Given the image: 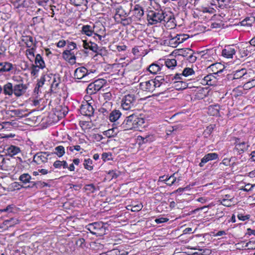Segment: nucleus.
<instances>
[{
    "label": "nucleus",
    "mask_w": 255,
    "mask_h": 255,
    "mask_svg": "<svg viewBox=\"0 0 255 255\" xmlns=\"http://www.w3.org/2000/svg\"><path fill=\"white\" fill-rule=\"evenodd\" d=\"M3 93L5 95L11 96L13 93V87L11 83H7L3 88Z\"/></svg>",
    "instance_id": "obj_20"
},
{
    "label": "nucleus",
    "mask_w": 255,
    "mask_h": 255,
    "mask_svg": "<svg viewBox=\"0 0 255 255\" xmlns=\"http://www.w3.org/2000/svg\"><path fill=\"white\" fill-rule=\"evenodd\" d=\"M112 154L110 153L104 152L102 155V159L104 161L110 160L111 159Z\"/></svg>",
    "instance_id": "obj_46"
},
{
    "label": "nucleus",
    "mask_w": 255,
    "mask_h": 255,
    "mask_svg": "<svg viewBox=\"0 0 255 255\" xmlns=\"http://www.w3.org/2000/svg\"><path fill=\"white\" fill-rule=\"evenodd\" d=\"M39 71V67L35 66V65H32L31 66V74L32 76H35L37 75Z\"/></svg>",
    "instance_id": "obj_44"
},
{
    "label": "nucleus",
    "mask_w": 255,
    "mask_h": 255,
    "mask_svg": "<svg viewBox=\"0 0 255 255\" xmlns=\"http://www.w3.org/2000/svg\"><path fill=\"white\" fill-rule=\"evenodd\" d=\"M214 11V9L213 8H205L203 10V12H208L209 13L212 14L213 13V12Z\"/></svg>",
    "instance_id": "obj_64"
},
{
    "label": "nucleus",
    "mask_w": 255,
    "mask_h": 255,
    "mask_svg": "<svg viewBox=\"0 0 255 255\" xmlns=\"http://www.w3.org/2000/svg\"><path fill=\"white\" fill-rule=\"evenodd\" d=\"M71 3L75 5H86L88 3L87 0H69Z\"/></svg>",
    "instance_id": "obj_37"
},
{
    "label": "nucleus",
    "mask_w": 255,
    "mask_h": 255,
    "mask_svg": "<svg viewBox=\"0 0 255 255\" xmlns=\"http://www.w3.org/2000/svg\"><path fill=\"white\" fill-rule=\"evenodd\" d=\"M135 98L133 94L125 95L121 101V107L124 110H129L134 108Z\"/></svg>",
    "instance_id": "obj_5"
},
{
    "label": "nucleus",
    "mask_w": 255,
    "mask_h": 255,
    "mask_svg": "<svg viewBox=\"0 0 255 255\" xmlns=\"http://www.w3.org/2000/svg\"><path fill=\"white\" fill-rule=\"evenodd\" d=\"M62 161L56 160L53 163V166L55 168H60L62 167Z\"/></svg>",
    "instance_id": "obj_53"
},
{
    "label": "nucleus",
    "mask_w": 255,
    "mask_h": 255,
    "mask_svg": "<svg viewBox=\"0 0 255 255\" xmlns=\"http://www.w3.org/2000/svg\"><path fill=\"white\" fill-rule=\"evenodd\" d=\"M118 131L116 128H112L105 131L103 133L108 137H111L116 136Z\"/></svg>",
    "instance_id": "obj_27"
},
{
    "label": "nucleus",
    "mask_w": 255,
    "mask_h": 255,
    "mask_svg": "<svg viewBox=\"0 0 255 255\" xmlns=\"http://www.w3.org/2000/svg\"><path fill=\"white\" fill-rule=\"evenodd\" d=\"M60 78L56 75L53 76V81L51 83V88L55 90L60 83Z\"/></svg>",
    "instance_id": "obj_35"
},
{
    "label": "nucleus",
    "mask_w": 255,
    "mask_h": 255,
    "mask_svg": "<svg viewBox=\"0 0 255 255\" xmlns=\"http://www.w3.org/2000/svg\"><path fill=\"white\" fill-rule=\"evenodd\" d=\"M174 20V17H147L148 25L157 24L161 22L164 24L166 22L167 24L170 21L173 22Z\"/></svg>",
    "instance_id": "obj_7"
},
{
    "label": "nucleus",
    "mask_w": 255,
    "mask_h": 255,
    "mask_svg": "<svg viewBox=\"0 0 255 255\" xmlns=\"http://www.w3.org/2000/svg\"><path fill=\"white\" fill-rule=\"evenodd\" d=\"M31 176L27 173H24L19 176V180L22 183L26 184L30 182Z\"/></svg>",
    "instance_id": "obj_30"
},
{
    "label": "nucleus",
    "mask_w": 255,
    "mask_h": 255,
    "mask_svg": "<svg viewBox=\"0 0 255 255\" xmlns=\"http://www.w3.org/2000/svg\"><path fill=\"white\" fill-rule=\"evenodd\" d=\"M240 53L241 54V56L242 57H246L248 56V55L249 54V51H248V50H245L243 49V50H240Z\"/></svg>",
    "instance_id": "obj_60"
},
{
    "label": "nucleus",
    "mask_w": 255,
    "mask_h": 255,
    "mask_svg": "<svg viewBox=\"0 0 255 255\" xmlns=\"http://www.w3.org/2000/svg\"><path fill=\"white\" fill-rule=\"evenodd\" d=\"M66 45V41L62 40H60L57 43V46L58 47H63Z\"/></svg>",
    "instance_id": "obj_59"
},
{
    "label": "nucleus",
    "mask_w": 255,
    "mask_h": 255,
    "mask_svg": "<svg viewBox=\"0 0 255 255\" xmlns=\"http://www.w3.org/2000/svg\"><path fill=\"white\" fill-rule=\"evenodd\" d=\"M162 67V65H160L156 63H152L149 65L148 70L150 73L152 74H156L161 70Z\"/></svg>",
    "instance_id": "obj_18"
},
{
    "label": "nucleus",
    "mask_w": 255,
    "mask_h": 255,
    "mask_svg": "<svg viewBox=\"0 0 255 255\" xmlns=\"http://www.w3.org/2000/svg\"><path fill=\"white\" fill-rule=\"evenodd\" d=\"M13 68V65L9 62L0 63V72H7Z\"/></svg>",
    "instance_id": "obj_19"
},
{
    "label": "nucleus",
    "mask_w": 255,
    "mask_h": 255,
    "mask_svg": "<svg viewBox=\"0 0 255 255\" xmlns=\"http://www.w3.org/2000/svg\"><path fill=\"white\" fill-rule=\"evenodd\" d=\"M92 103L86 102L82 104L80 108V113L82 115L86 116L91 117L93 115L94 109L91 105Z\"/></svg>",
    "instance_id": "obj_9"
},
{
    "label": "nucleus",
    "mask_w": 255,
    "mask_h": 255,
    "mask_svg": "<svg viewBox=\"0 0 255 255\" xmlns=\"http://www.w3.org/2000/svg\"><path fill=\"white\" fill-rule=\"evenodd\" d=\"M51 153L47 152H39L33 156V161L37 164H41L47 162L48 157Z\"/></svg>",
    "instance_id": "obj_8"
},
{
    "label": "nucleus",
    "mask_w": 255,
    "mask_h": 255,
    "mask_svg": "<svg viewBox=\"0 0 255 255\" xmlns=\"http://www.w3.org/2000/svg\"><path fill=\"white\" fill-rule=\"evenodd\" d=\"M35 66L40 69H43L45 67V63L41 55L39 54L36 55L35 58Z\"/></svg>",
    "instance_id": "obj_24"
},
{
    "label": "nucleus",
    "mask_w": 255,
    "mask_h": 255,
    "mask_svg": "<svg viewBox=\"0 0 255 255\" xmlns=\"http://www.w3.org/2000/svg\"><path fill=\"white\" fill-rule=\"evenodd\" d=\"M255 21V17H246L240 23L243 26H251Z\"/></svg>",
    "instance_id": "obj_25"
},
{
    "label": "nucleus",
    "mask_w": 255,
    "mask_h": 255,
    "mask_svg": "<svg viewBox=\"0 0 255 255\" xmlns=\"http://www.w3.org/2000/svg\"><path fill=\"white\" fill-rule=\"evenodd\" d=\"M222 65L219 63H216L211 65L208 69L212 71L214 74H217L219 72H222Z\"/></svg>",
    "instance_id": "obj_23"
},
{
    "label": "nucleus",
    "mask_w": 255,
    "mask_h": 255,
    "mask_svg": "<svg viewBox=\"0 0 255 255\" xmlns=\"http://www.w3.org/2000/svg\"><path fill=\"white\" fill-rule=\"evenodd\" d=\"M248 145L245 142H242L236 145L235 150L238 151L239 154L246 151L248 148Z\"/></svg>",
    "instance_id": "obj_22"
},
{
    "label": "nucleus",
    "mask_w": 255,
    "mask_h": 255,
    "mask_svg": "<svg viewBox=\"0 0 255 255\" xmlns=\"http://www.w3.org/2000/svg\"><path fill=\"white\" fill-rule=\"evenodd\" d=\"M23 41L25 42L27 47L30 48L34 44L33 38L30 36L24 37Z\"/></svg>",
    "instance_id": "obj_33"
},
{
    "label": "nucleus",
    "mask_w": 255,
    "mask_h": 255,
    "mask_svg": "<svg viewBox=\"0 0 255 255\" xmlns=\"http://www.w3.org/2000/svg\"><path fill=\"white\" fill-rule=\"evenodd\" d=\"M82 31L87 36H91L93 33L92 27L89 25L83 26Z\"/></svg>",
    "instance_id": "obj_31"
},
{
    "label": "nucleus",
    "mask_w": 255,
    "mask_h": 255,
    "mask_svg": "<svg viewBox=\"0 0 255 255\" xmlns=\"http://www.w3.org/2000/svg\"><path fill=\"white\" fill-rule=\"evenodd\" d=\"M237 47L234 45H228L222 50V55L227 58H232L237 51Z\"/></svg>",
    "instance_id": "obj_10"
},
{
    "label": "nucleus",
    "mask_w": 255,
    "mask_h": 255,
    "mask_svg": "<svg viewBox=\"0 0 255 255\" xmlns=\"http://www.w3.org/2000/svg\"><path fill=\"white\" fill-rule=\"evenodd\" d=\"M198 250L200 251H202V252L200 254V255H209L211 254V251L208 249L204 250L198 249Z\"/></svg>",
    "instance_id": "obj_51"
},
{
    "label": "nucleus",
    "mask_w": 255,
    "mask_h": 255,
    "mask_svg": "<svg viewBox=\"0 0 255 255\" xmlns=\"http://www.w3.org/2000/svg\"><path fill=\"white\" fill-rule=\"evenodd\" d=\"M70 51H68V50H67V51H65L64 52H63V54L64 55H68L69 54H70V57L69 58V59L71 60H75V56L74 55H72L70 53Z\"/></svg>",
    "instance_id": "obj_62"
},
{
    "label": "nucleus",
    "mask_w": 255,
    "mask_h": 255,
    "mask_svg": "<svg viewBox=\"0 0 255 255\" xmlns=\"http://www.w3.org/2000/svg\"><path fill=\"white\" fill-rule=\"evenodd\" d=\"M144 124V119L135 114H132L126 117L119 127L124 130H139Z\"/></svg>",
    "instance_id": "obj_1"
},
{
    "label": "nucleus",
    "mask_w": 255,
    "mask_h": 255,
    "mask_svg": "<svg viewBox=\"0 0 255 255\" xmlns=\"http://www.w3.org/2000/svg\"><path fill=\"white\" fill-rule=\"evenodd\" d=\"M165 64L167 68L173 69L176 66V60L175 59H167L165 61Z\"/></svg>",
    "instance_id": "obj_28"
},
{
    "label": "nucleus",
    "mask_w": 255,
    "mask_h": 255,
    "mask_svg": "<svg viewBox=\"0 0 255 255\" xmlns=\"http://www.w3.org/2000/svg\"><path fill=\"white\" fill-rule=\"evenodd\" d=\"M168 221V219L163 218V217H161V218H158V219H156L155 220V222L157 224H160V223H165V222H167Z\"/></svg>",
    "instance_id": "obj_54"
},
{
    "label": "nucleus",
    "mask_w": 255,
    "mask_h": 255,
    "mask_svg": "<svg viewBox=\"0 0 255 255\" xmlns=\"http://www.w3.org/2000/svg\"><path fill=\"white\" fill-rule=\"evenodd\" d=\"M246 71V70L245 69L237 70L235 72L233 75L230 76V78L234 80L240 79L241 80L247 79L248 76L247 75Z\"/></svg>",
    "instance_id": "obj_14"
},
{
    "label": "nucleus",
    "mask_w": 255,
    "mask_h": 255,
    "mask_svg": "<svg viewBox=\"0 0 255 255\" xmlns=\"http://www.w3.org/2000/svg\"><path fill=\"white\" fill-rule=\"evenodd\" d=\"M1 160L0 161V168L2 169H4L6 166H5V164L6 163L7 160L3 157L2 155H1Z\"/></svg>",
    "instance_id": "obj_52"
},
{
    "label": "nucleus",
    "mask_w": 255,
    "mask_h": 255,
    "mask_svg": "<svg viewBox=\"0 0 255 255\" xmlns=\"http://www.w3.org/2000/svg\"><path fill=\"white\" fill-rule=\"evenodd\" d=\"M122 113L119 110H114L109 115V120L112 122L117 121L121 116Z\"/></svg>",
    "instance_id": "obj_21"
},
{
    "label": "nucleus",
    "mask_w": 255,
    "mask_h": 255,
    "mask_svg": "<svg viewBox=\"0 0 255 255\" xmlns=\"http://www.w3.org/2000/svg\"><path fill=\"white\" fill-rule=\"evenodd\" d=\"M255 80H252V81L247 82L244 85V87L245 88H251V87L255 86Z\"/></svg>",
    "instance_id": "obj_49"
},
{
    "label": "nucleus",
    "mask_w": 255,
    "mask_h": 255,
    "mask_svg": "<svg viewBox=\"0 0 255 255\" xmlns=\"http://www.w3.org/2000/svg\"><path fill=\"white\" fill-rule=\"evenodd\" d=\"M218 158V155L216 153H209L206 154L202 159L201 162L199 163L200 167H203L204 165L207 162L215 160Z\"/></svg>",
    "instance_id": "obj_15"
},
{
    "label": "nucleus",
    "mask_w": 255,
    "mask_h": 255,
    "mask_svg": "<svg viewBox=\"0 0 255 255\" xmlns=\"http://www.w3.org/2000/svg\"><path fill=\"white\" fill-rule=\"evenodd\" d=\"M172 87L177 90H183L187 88L188 84L183 80H175L174 78H172V81L171 82Z\"/></svg>",
    "instance_id": "obj_11"
},
{
    "label": "nucleus",
    "mask_w": 255,
    "mask_h": 255,
    "mask_svg": "<svg viewBox=\"0 0 255 255\" xmlns=\"http://www.w3.org/2000/svg\"><path fill=\"white\" fill-rule=\"evenodd\" d=\"M27 88L23 84H16L13 86V94L16 97H20L26 92Z\"/></svg>",
    "instance_id": "obj_12"
},
{
    "label": "nucleus",
    "mask_w": 255,
    "mask_h": 255,
    "mask_svg": "<svg viewBox=\"0 0 255 255\" xmlns=\"http://www.w3.org/2000/svg\"><path fill=\"white\" fill-rule=\"evenodd\" d=\"M134 11H135V14H137V16H142L143 14V11L141 7H135Z\"/></svg>",
    "instance_id": "obj_48"
},
{
    "label": "nucleus",
    "mask_w": 255,
    "mask_h": 255,
    "mask_svg": "<svg viewBox=\"0 0 255 255\" xmlns=\"http://www.w3.org/2000/svg\"><path fill=\"white\" fill-rule=\"evenodd\" d=\"M188 52L187 53H189L190 55L188 57V59L191 62H194L196 60V57L193 55V51L190 49H187Z\"/></svg>",
    "instance_id": "obj_42"
},
{
    "label": "nucleus",
    "mask_w": 255,
    "mask_h": 255,
    "mask_svg": "<svg viewBox=\"0 0 255 255\" xmlns=\"http://www.w3.org/2000/svg\"><path fill=\"white\" fill-rule=\"evenodd\" d=\"M5 150L6 153L10 156H13L15 155H16L20 151V148L14 145H10L7 147Z\"/></svg>",
    "instance_id": "obj_17"
},
{
    "label": "nucleus",
    "mask_w": 255,
    "mask_h": 255,
    "mask_svg": "<svg viewBox=\"0 0 255 255\" xmlns=\"http://www.w3.org/2000/svg\"><path fill=\"white\" fill-rule=\"evenodd\" d=\"M194 70L190 68H185L182 74H176L174 78L175 80H183V77H187L189 76H191L194 74Z\"/></svg>",
    "instance_id": "obj_13"
},
{
    "label": "nucleus",
    "mask_w": 255,
    "mask_h": 255,
    "mask_svg": "<svg viewBox=\"0 0 255 255\" xmlns=\"http://www.w3.org/2000/svg\"><path fill=\"white\" fill-rule=\"evenodd\" d=\"M55 153L59 157H62L65 153V148L62 145H59L55 148Z\"/></svg>",
    "instance_id": "obj_32"
},
{
    "label": "nucleus",
    "mask_w": 255,
    "mask_h": 255,
    "mask_svg": "<svg viewBox=\"0 0 255 255\" xmlns=\"http://www.w3.org/2000/svg\"><path fill=\"white\" fill-rule=\"evenodd\" d=\"M13 209V205H8L6 208L0 210V213H2L3 212H12V209Z\"/></svg>",
    "instance_id": "obj_55"
},
{
    "label": "nucleus",
    "mask_w": 255,
    "mask_h": 255,
    "mask_svg": "<svg viewBox=\"0 0 255 255\" xmlns=\"http://www.w3.org/2000/svg\"><path fill=\"white\" fill-rule=\"evenodd\" d=\"M213 130V127L212 126H210L205 129L204 131V134L205 136L207 137L210 135Z\"/></svg>",
    "instance_id": "obj_41"
},
{
    "label": "nucleus",
    "mask_w": 255,
    "mask_h": 255,
    "mask_svg": "<svg viewBox=\"0 0 255 255\" xmlns=\"http://www.w3.org/2000/svg\"><path fill=\"white\" fill-rule=\"evenodd\" d=\"M127 49V46L125 45H119L117 46V49L118 51H125Z\"/></svg>",
    "instance_id": "obj_61"
},
{
    "label": "nucleus",
    "mask_w": 255,
    "mask_h": 255,
    "mask_svg": "<svg viewBox=\"0 0 255 255\" xmlns=\"http://www.w3.org/2000/svg\"><path fill=\"white\" fill-rule=\"evenodd\" d=\"M90 48L91 50L93 51L94 52H98L99 49V47L98 46L97 44L92 42H90Z\"/></svg>",
    "instance_id": "obj_39"
},
{
    "label": "nucleus",
    "mask_w": 255,
    "mask_h": 255,
    "mask_svg": "<svg viewBox=\"0 0 255 255\" xmlns=\"http://www.w3.org/2000/svg\"><path fill=\"white\" fill-rule=\"evenodd\" d=\"M35 185L37 187L43 188L48 186V184L42 181H38L33 184V186Z\"/></svg>",
    "instance_id": "obj_45"
},
{
    "label": "nucleus",
    "mask_w": 255,
    "mask_h": 255,
    "mask_svg": "<svg viewBox=\"0 0 255 255\" xmlns=\"http://www.w3.org/2000/svg\"><path fill=\"white\" fill-rule=\"evenodd\" d=\"M159 78L157 77L154 79L141 82L139 84L140 89L144 91L152 92L156 88L159 87L161 85V83L158 79Z\"/></svg>",
    "instance_id": "obj_2"
},
{
    "label": "nucleus",
    "mask_w": 255,
    "mask_h": 255,
    "mask_svg": "<svg viewBox=\"0 0 255 255\" xmlns=\"http://www.w3.org/2000/svg\"><path fill=\"white\" fill-rule=\"evenodd\" d=\"M216 82L217 79L213 74L207 75L202 80V83L204 85H214Z\"/></svg>",
    "instance_id": "obj_16"
},
{
    "label": "nucleus",
    "mask_w": 255,
    "mask_h": 255,
    "mask_svg": "<svg viewBox=\"0 0 255 255\" xmlns=\"http://www.w3.org/2000/svg\"><path fill=\"white\" fill-rule=\"evenodd\" d=\"M34 49L33 48H31L26 50V54L28 58L30 61H32L34 57Z\"/></svg>",
    "instance_id": "obj_38"
},
{
    "label": "nucleus",
    "mask_w": 255,
    "mask_h": 255,
    "mask_svg": "<svg viewBox=\"0 0 255 255\" xmlns=\"http://www.w3.org/2000/svg\"><path fill=\"white\" fill-rule=\"evenodd\" d=\"M86 189L90 191L91 192L93 193L95 191V187L94 185L92 184H88L86 185Z\"/></svg>",
    "instance_id": "obj_57"
},
{
    "label": "nucleus",
    "mask_w": 255,
    "mask_h": 255,
    "mask_svg": "<svg viewBox=\"0 0 255 255\" xmlns=\"http://www.w3.org/2000/svg\"><path fill=\"white\" fill-rule=\"evenodd\" d=\"M175 174V173H173L169 177L165 176V178H164V181L163 182H164L168 186L172 185L176 181V178L174 176Z\"/></svg>",
    "instance_id": "obj_26"
},
{
    "label": "nucleus",
    "mask_w": 255,
    "mask_h": 255,
    "mask_svg": "<svg viewBox=\"0 0 255 255\" xmlns=\"http://www.w3.org/2000/svg\"><path fill=\"white\" fill-rule=\"evenodd\" d=\"M131 22L130 17H123L122 19V24L123 25H127L129 24Z\"/></svg>",
    "instance_id": "obj_43"
},
{
    "label": "nucleus",
    "mask_w": 255,
    "mask_h": 255,
    "mask_svg": "<svg viewBox=\"0 0 255 255\" xmlns=\"http://www.w3.org/2000/svg\"><path fill=\"white\" fill-rule=\"evenodd\" d=\"M141 139L142 140L143 143H146L148 141H151L152 140L153 137L151 135H147L145 137L140 136Z\"/></svg>",
    "instance_id": "obj_47"
},
{
    "label": "nucleus",
    "mask_w": 255,
    "mask_h": 255,
    "mask_svg": "<svg viewBox=\"0 0 255 255\" xmlns=\"http://www.w3.org/2000/svg\"><path fill=\"white\" fill-rule=\"evenodd\" d=\"M106 81L103 79H99L93 83H90L87 88V93L92 95L99 91L106 84Z\"/></svg>",
    "instance_id": "obj_6"
},
{
    "label": "nucleus",
    "mask_w": 255,
    "mask_h": 255,
    "mask_svg": "<svg viewBox=\"0 0 255 255\" xmlns=\"http://www.w3.org/2000/svg\"><path fill=\"white\" fill-rule=\"evenodd\" d=\"M251 186V184L248 183L246 184L245 186L244 187H242L240 189L241 190H243L244 191L248 192V191H251V188H250V186Z\"/></svg>",
    "instance_id": "obj_58"
},
{
    "label": "nucleus",
    "mask_w": 255,
    "mask_h": 255,
    "mask_svg": "<svg viewBox=\"0 0 255 255\" xmlns=\"http://www.w3.org/2000/svg\"><path fill=\"white\" fill-rule=\"evenodd\" d=\"M254 243L252 242H249L247 243L246 245V247H248L249 249H254L255 248V247H254Z\"/></svg>",
    "instance_id": "obj_63"
},
{
    "label": "nucleus",
    "mask_w": 255,
    "mask_h": 255,
    "mask_svg": "<svg viewBox=\"0 0 255 255\" xmlns=\"http://www.w3.org/2000/svg\"><path fill=\"white\" fill-rule=\"evenodd\" d=\"M93 72L87 70L84 67H80L76 69L74 72V77L77 79H84L85 82L90 80L92 78Z\"/></svg>",
    "instance_id": "obj_4"
},
{
    "label": "nucleus",
    "mask_w": 255,
    "mask_h": 255,
    "mask_svg": "<svg viewBox=\"0 0 255 255\" xmlns=\"http://www.w3.org/2000/svg\"><path fill=\"white\" fill-rule=\"evenodd\" d=\"M228 25L226 24L222 20H218L214 22H212L211 23V27L213 28H224L225 27L227 26Z\"/></svg>",
    "instance_id": "obj_29"
},
{
    "label": "nucleus",
    "mask_w": 255,
    "mask_h": 255,
    "mask_svg": "<svg viewBox=\"0 0 255 255\" xmlns=\"http://www.w3.org/2000/svg\"><path fill=\"white\" fill-rule=\"evenodd\" d=\"M6 223H10L9 224L10 226H13L14 225L17 224L18 223V220L17 219H11L9 220H6L5 221Z\"/></svg>",
    "instance_id": "obj_56"
},
{
    "label": "nucleus",
    "mask_w": 255,
    "mask_h": 255,
    "mask_svg": "<svg viewBox=\"0 0 255 255\" xmlns=\"http://www.w3.org/2000/svg\"><path fill=\"white\" fill-rule=\"evenodd\" d=\"M93 161L90 158L85 159L84 160V166L85 169L88 170H92L93 169V166L92 165Z\"/></svg>",
    "instance_id": "obj_34"
},
{
    "label": "nucleus",
    "mask_w": 255,
    "mask_h": 255,
    "mask_svg": "<svg viewBox=\"0 0 255 255\" xmlns=\"http://www.w3.org/2000/svg\"><path fill=\"white\" fill-rule=\"evenodd\" d=\"M103 222H94L87 225V229L93 235L101 236L105 234L106 228Z\"/></svg>",
    "instance_id": "obj_3"
},
{
    "label": "nucleus",
    "mask_w": 255,
    "mask_h": 255,
    "mask_svg": "<svg viewBox=\"0 0 255 255\" xmlns=\"http://www.w3.org/2000/svg\"><path fill=\"white\" fill-rule=\"evenodd\" d=\"M21 187V186L19 183L14 182L10 184L8 187L9 191H13L15 190H19Z\"/></svg>",
    "instance_id": "obj_36"
},
{
    "label": "nucleus",
    "mask_w": 255,
    "mask_h": 255,
    "mask_svg": "<svg viewBox=\"0 0 255 255\" xmlns=\"http://www.w3.org/2000/svg\"><path fill=\"white\" fill-rule=\"evenodd\" d=\"M220 7H224L229 4L228 0H216Z\"/></svg>",
    "instance_id": "obj_40"
},
{
    "label": "nucleus",
    "mask_w": 255,
    "mask_h": 255,
    "mask_svg": "<svg viewBox=\"0 0 255 255\" xmlns=\"http://www.w3.org/2000/svg\"><path fill=\"white\" fill-rule=\"evenodd\" d=\"M142 206L141 204H138L133 206L131 209V210L132 212H137L140 211L142 209Z\"/></svg>",
    "instance_id": "obj_50"
}]
</instances>
